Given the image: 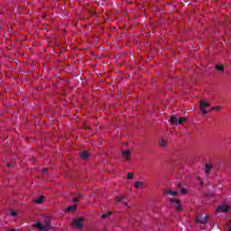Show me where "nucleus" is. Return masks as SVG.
Here are the masks:
<instances>
[{"instance_id":"1","label":"nucleus","mask_w":231,"mask_h":231,"mask_svg":"<svg viewBox=\"0 0 231 231\" xmlns=\"http://www.w3.org/2000/svg\"><path fill=\"white\" fill-rule=\"evenodd\" d=\"M51 221L50 218L46 217L43 220V225L41 222H37L36 225L34 226L36 228H39L41 231H48L51 228Z\"/></svg>"},{"instance_id":"2","label":"nucleus","mask_w":231,"mask_h":231,"mask_svg":"<svg viewBox=\"0 0 231 231\" xmlns=\"http://www.w3.org/2000/svg\"><path fill=\"white\" fill-rule=\"evenodd\" d=\"M84 221H86L84 217H76L72 221V226L74 228H78V230H82V228L84 227V226H82L84 224Z\"/></svg>"},{"instance_id":"3","label":"nucleus","mask_w":231,"mask_h":231,"mask_svg":"<svg viewBox=\"0 0 231 231\" xmlns=\"http://www.w3.org/2000/svg\"><path fill=\"white\" fill-rule=\"evenodd\" d=\"M171 124H174L175 125H182L183 123L187 122L186 117H176L174 116H170Z\"/></svg>"},{"instance_id":"4","label":"nucleus","mask_w":231,"mask_h":231,"mask_svg":"<svg viewBox=\"0 0 231 231\" xmlns=\"http://www.w3.org/2000/svg\"><path fill=\"white\" fill-rule=\"evenodd\" d=\"M199 110L201 111L202 115H207V113H208L205 108L210 106V103L203 101V100H199Z\"/></svg>"},{"instance_id":"5","label":"nucleus","mask_w":231,"mask_h":231,"mask_svg":"<svg viewBox=\"0 0 231 231\" xmlns=\"http://www.w3.org/2000/svg\"><path fill=\"white\" fill-rule=\"evenodd\" d=\"M121 156H122V158H124V160L125 162H131V158H132L133 154L131 153V151H129V150H123L121 152Z\"/></svg>"},{"instance_id":"6","label":"nucleus","mask_w":231,"mask_h":231,"mask_svg":"<svg viewBox=\"0 0 231 231\" xmlns=\"http://www.w3.org/2000/svg\"><path fill=\"white\" fill-rule=\"evenodd\" d=\"M208 222V216H203V215H199L196 218V223H200L201 225H205L206 223Z\"/></svg>"},{"instance_id":"7","label":"nucleus","mask_w":231,"mask_h":231,"mask_svg":"<svg viewBox=\"0 0 231 231\" xmlns=\"http://www.w3.org/2000/svg\"><path fill=\"white\" fill-rule=\"evenodd\" d=\"M217 212H218V213L223 212V213L226 214V212H230V206L229 205H227V206L220 205L217 207Z\"/></svg>"},{"instance_id":"8","label":"nucleus","mask_w":231,"mask_h":231,"mask_svg":"<svg viewBox=\"0 0 231 231\" xmlns=\"http://www.w3.org/2000/svg\"><path fill=\"white\" fill-rule=\"evenodd\" d=\"M171 203L173 207L176 208V210H178V212H181L182 208H181V203L180 202V200L171 199Z\"/></svg>"},{"instance_id":"9","label":"nucleus","mask_w":231,"mask_h":231,"mask_svg":"<svg viewBox=\"0 0 231 231\" xmlns=\"http://www.w3.org/2000/svg\"><path fill=\"white\" fill-rule=\"evenodd\" d=\"M79 156L82 160H88L89 158V152H80Z\"/></svg>"},{"instance_id":"10","label":"nucleus","mask_w":231,"mask_h":231,"mask_svg":"<svg viewBox=\"0 0 231 231\" xmlns=\"http://www.w3.org/2000/svg\"><path fill=\"white\" fill-rule=\"evenodd\" d=\"M164 194H169L170 196L176 197L178 196L177 190H171V189H164Z\"/></svg>"},{"instance_id":"11","label":"nucleus","mask_w":231,"mask_h":231,"mask_svg":"<svg viewBox=\"0 0 231 231\" xmlns=\"http://www.w3.org/2000/svg\"><path fill=\"white\" fill-rule=\"evenodd\" d=\"M210 171H212V164L207 162L205 164V172L206 174L208 176V174H210Z\"/></svg>"},{"instance_id":"12","label":"nucleus","mask_w":231,"mask_h":231,"mask_svg":"<svg viewBox=\"0 0 231 231\" xmlns=\"http://www.w3.org/2000/svg\"><path fill=\"white\" fill-rule=\"evenodd\" d=\"M134 189H142V187H143V182L138 180L137 182H135L134 184Z\"/></svg>"},{"instance_id":"13","label":"nucleus","mask_w":231,"mask_h":231,"mask_svg":"<svg viewBox=\"0 0 231 231\" xmlns=\"http://www.w3.org/2000/svg\"><path fill=\"white\" fill-rule=\"evenodd\" d=\"M120 201H122V203H123L124 205H127V202H126L125 200H124V197H117V198L116 199V203H120Z\"/></svg>"},{"instance_id":"14","label":"nucleus","mask_w":231,"mask_h":231,"mask_svg":"<svg viewBox=\"0 0 231 231\" xmlns=\"http://www.w3.org/2000/svg\"><path fill=\"white\" fill-rule=\"evenodd\" d=\"M42 199H44V196H41L38 199L34 200V203H37L38 205H41L42 203Z\"/></svg>"},{"instance_id":"15","label":"nucleus","mask_w":231,"mask_h":231,"mask_svg":"<svg viewBox=\"0 0 231 231\" xmlns=\"http://www.w3.org/2000/svg\"><path fill=\"white\" fill-rule=\"evenodd\" d=\"M75 210H77V206H69L67 208V212H71V211L75 212Z\"/></svg>"},{"instance_id":"16","label":"nucleus","mask_w":231,"mask_h":231,"mask_svg":"<svg viewBox=\"0 0 231 231\" xmlns=\"http://www.w3.org/2000/svg\"><path fill=\"white\" fill-rule=\"evenodd\" d=\"M216 69L217 71H220V73H223L225 71V69L221 65H216Z\"/></svg>"},{"instance_id":"17","label":"nucleus","mask_w":231,"mask_h":231,"mask_svg":"<svg viewBox=\"0 0 231 231\" xmlns=\"http://www.w3.org/2000/svg\"><path fill=\"white\" fill-rule=\"evenodd\" d=\"M133 178H134V173L129 172L127 174L126 180H133Z\"/></svg>"},{"instance_id":"18","label":"nucleus","mask_w":231,"mask_h":231,"mask_svg":"<svg viewBox=\"0 0 231 231\" xmlns=\"http://www.w3.org/2000/svg\"><path fill=\"white\" fill-rule=\"evenodd\" d=\"M111 214H113L111 211H109L108 213H106V214H103L102 215V217L104 218V219H106V217H109V216H111Z\"/></svg>"},{"instance_id":"19","label":"nucleus","mask_w":231,"mask_h":231,"mask_svg":"<svg viewBox=\"0 0 231 231\" xmlns=\"http://www.w3.org/2000/svg\"><path fill=\"white\" fill-rule=\"evenodd\" d=\"M212 110H215V111H221V106H215V107H213L212 109H210L209 111H212Z\"/></svg>"},{"instance_id":"20","label":"nucleus","mask_w":231,"mask_h":231,"mask_svg":"<svg viewBox=\"0 0 231 231\" xmlns=\"http://www.w3.org/2000/svg\"><path fill=\"white\" fill-rule=\"evenodd\" d=\"M180 194H187V189L182 188V189H180Z\"/></svg>"},{"instance_id":"21","label":"nucleus","mask_w":231,"mask_h":231,"mask_svg":"<svg viewBox=\"0 0 231 231\" xmlns=\"http://www.w3.org/2000/svg\"><path fill=\"white\" fill-rule=\"evenodd\" d=\"M14 165H15V162L7 163V167H14Z\"/></svg>"},{"instance_id":"22","label":"nucleus","mask_w":231,"mask_h":231,"mask_svg":"<svg viewBox=\"0 0 231 231\" xmlns=\"http://www.w3.org/2000/svg\"><path fill=\"white\" fill-rule=\"evenodd\" d=\"M10 215L13 216V217H15V216H17V212L12 210V211L10 212Z\"/></svg>"},{"instance_id":"23","label":"nucleus","mask_w":231,"mask_h":231,"mask_svg":"<svg viewBox=\"0 0 231 231\" xmlns=\"http://www.w3.org/2000/svg\"><path fill=\"white\" fill-rule=\"evenodd\" d=\"M167 143V142L165 140H161V145H165Z\"/></svg>"},{"instance_id":"24","label":"nucleus","mask_w":231,"mask_h":231,"mask_svg":"<svg viewBox=\"0 0 231 231\" xmlns=\"http://www.w3.org/2000/svg\"><path fill=\"white\" fill-rule=\"evenodd\" d=\"M72 201H73V203H79V198H74V199H72Z\"/></svg>"},{"instance_id":"25","label":"nucleus","mask_w":231,"mask_h":231,"mask_svg":"<svg viewBox=\"0 0 231 231\" xmlns=\"http://www.w3.org/2000/svg\"><path fill=\"white\" fill-rule=\"evenodd\" d=\"M42 172H43V173H44V172H48V170H47V169H42Z\"/></svg>"},{"instance_id":"26","label":"nucleus","mask_w":231,"mask_h":231,"mask_svg":"<svg viewBox=\"0 0 231 231\" xmlns=\"http://www.w3.org/2000/svg\"><path fill=\"white\" fill-rule=\"evenodd\" d=\"M6 231H19V229H7Z\"/></svg>"},{"instance_id":"27","label":"nucleus","mask_w":231,"mask_h":231,"mask_svg":"<svg viewBox=\"0 0 231 231\" xmlns=\"http://www.w3.org/2000/svg\"><path fill=\"white\" fill-rule=\"evenodd\" d=\"M229 231H231V226L229 227Z\"/></svg>"}]
</instances>
